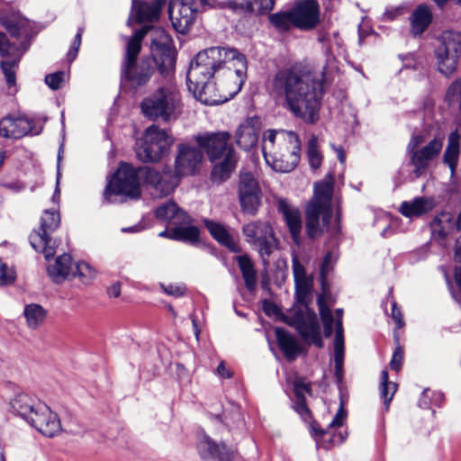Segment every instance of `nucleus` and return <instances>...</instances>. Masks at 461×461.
I'll list each match as a JSON object with an SVG mask.
<instances>
[{
  "instance_id": "f257e3e1",
  "label": "nucleus",
  "mask_w": 461,
  "mask_h": 461,
  "mask_svg": "<svg viewBox=\"0 0 461 461\" xmlns=\"http://www.w3.org/2000/svg\"><path fill=\"white\" fill-rule=\"evenodd\" d=\"M247 68L246 57L236 49H206L190 63L186 74L188 89L207 105L223 104L241 90Z\"/></svg>"
},
{
  "instance_id": "f03ea898",
  "label": "nucleus",
  "mask_w": 461,
  "mask_h": 461,
  "mask_svg": "<svg viewBox=\"0 0 461 461\" xmlns=\"http://www.w3.org/2000/svg\"><path fill=\"white\" fill-rule=\"evenodd\" d=\"M322 74L312 71L283 69L270 85V95L283 108L306 122L314 123L323 94Z\"/></svg>"
},
{
  "instance_id": "7ed1b4c3",
  "label": "nucleus",
  "mask_w": 461,
  "mask_h": 461,
  "mask_svg": "<svg viewBox=\"0 0 461 461\" xmlns=\"http://www.w3.org/2000/svg\"><path fill=\"white\" fill-rule=\"evenodd\" d=\"M140 180L151 185L157 196L168 195L177 184L170 170L160 173L149 167L136 168L128 163H121L116 172L108 178L104 198L108 203H114L113 196L117 195L138 199L140 196Z\"/></svg>"
},
{
  "instance_id": "20e7f679",
  "label": "nucleus",
  "mask_w": 461,
  "mask_h": 461,
  "mask_svg": "<svg viewBox=\"0 0 461 461\" xmlns=\"http://www.w3.org/2000/svg\"><path fill=\"white\" fill-rule=\"evenodd\" d=\"M301 144L294 131L267 130L263 134L262 152L266 162L276 171L287 173L300 160Z\"/></svg>"
},
{
  "instance_id": "39448f33",
  "label": "nucleus",
  "mask_w": 461,
  "mask_h": 461,
  "mask_svg": "<svg viewBox=\"0 0 461 461\" xmlns=\"http://www.w3.org/2000/svg\"><path fill=\"white\" fill-rule=\"evenodd\" d=\"M230 139L228 131L206 132L195 137L199 148L207 153L211 161L222 158L212 169V176L214 180H226L236 166V153L229 145Z\"/></svg>"
},
{
  "instance_id": "423d86ee",
  "label": "nucleus",
  "mask_w": 461,
  "mask_h": 461,
  "mask_svg": "<svg viewBox=\"0 0 461 461\" xmlns=\"http://www.w3.org/2000/svg\"><path fill=\"white\" fill-rule=\"evenodd\" d=\"M332 181H322L314 186V194L306 207V230L311 238H316L329 230L331 219Z\"/></svg>"
},
{
  "instance_id": "0eeeda50",
  "label": "nucleus",
  "mask_w": 461,
  "mask_h": 461,
  "mask_svg": "<svg viewBox=\"0 0 461 461\" xmlns=\"http://www.w3.org/2000/svg\"><path fill=\"white\" fill-rule=\"evenodd\" d=\"M143 115L151 121L176 120L181 110V97L174 86L159 87L140 103Z\"/></svg>"
},
{
  "instance_id": "6e6552de",
  "label": "nucleus",
  "mask_w": 461,
  "mask_h": 461,
  "mask_svg": "<svg viewBox=\"0 0 461 461\" xmlns=\"http://www.w3.org/2000/svg\"><path fill=\"white\" fill-rule=\"evenodd\" d=\"M149 27L146 26L137 31L127 41L126 54L122 68V78L133 87L144 86L149 80L153 68L148 61L136 64V59L141 50V41L147 35Z\"/></svg>"
},
{
  "instance_id": "1a4fd4ad",
  "label": "nucleus",
  "mask_w": 461,
  "mask_h": 461,
  "mask_svg": "<svg viewBox=\"0 0 461 461\" xmlns=\"http://www.w3.org/2000/svg\"><path fill=\"white\" fill-rule=\"evenodd\" d=\"M318 307L321 319L323 324L325 337H330L335 332L333 340V359L335 364V375L339 383L343 378V364L345 357L344 330H343V310L337 309L332 312L325 303L323 296L318 298Z\"/></svg>"
},
{
  "instance_id": "9d476101",
  "label": "nucleus",
  "mask_w": 461,
  "mask_h": 461,
  "mask_svg": "<svg viewBox=\"0 0 461 461\" xmlns=\"http://www.w3.org/2000/svg\"><path fill=\"white\" fill-rule=\"evenodd\" d=\"M444 138L437 135L429 140L427 132L412 134L408 145L407 153L413 166L415 177H420L428 169L430 162L438 157L443 147Z\"/></svg>"
},
{
  "instance_id": "9b49d317",
  "label": "nucleus",
  "mask_w": 461,
  "mask_h": 461,
  "mask_svg": "<svg viewBox=\"0 0 461 461\" xmlns=\"http://www.w3.org/2000/svg\"><path fill=\"white\" fill-rule=\"evenodd\" d=\"M433 54L437 70L446 77L453 76L461 59V33L443 32L436 39Z\"/></svg>"
},
{
  "instance_id": "f8f14e48",
  "label": "nucleus",
  "mask_w": 461,
  "mask_h": 461,
  "mask_svg": "<svg viewBox=\"0 0 461 461\" xmlns=\"http://www.w3.org/2000/svg\"><path fill=\"white\" fill-rule=\"evenodd\" d=\"M172 143L173 138L165 130L151 125L136 143L137 158L143 162H157L167 152Z\"/></svg>"
},
{
  "instance_id": "ddd939ff",
  "label": "nucleus",
  "mask_w": 461,
  "mask_h": 461,
  "mask_svg": "<svg viewBox=\"0 0 461 461\" xmlns=\"http://www.w3.org/2000/svg\"><path fill=\"white\" fill-rule=\"evenodd\" d=\"M285 321L295 328L306 343L322 348L323 343L317 316L308 308L293 310L285 316Z\"/></svg>"
},
{
  "instance_id": "4468645a",
  "label": "nucleus",
  "mask_w": 461,
  "mask_h": 461,
  "mask_svg": "<svg viewBox=\"0 0 461 461\" xmlns=\"http://www.w3.org/2000/svg\"><path fill=\"white\" fill-rule=\"evenodd\" d=\"M246 240L261 257L269 256L277 246L271 225L263 221H251L242 228Z\"/></svg>"
},
{
  "instance_id": "2eb2a0df",
  "label": "nucleus",
  "mask_w": 461,
  "mask_h": 461,
  "mask_svg": "<svg viewBox=\"0 0 461 461\" xmlns=\"http://www.w3.org/2000/svg\"><path fill=\"white\" fill-rule=\"evenodd\" d=\"M60 217L58 212L46 210L41 219V227L30 235V243L36 250L42 252L49 258L55 254L54 242L49 239V233L54 231L59 225Z\"/></svg>"
},
{
  "instance_id": "dca6fc26",
  "label": "nucleus",
  "mask_w": 461,
  "mask_h": 461,
  "mask_svg": "<svg viewBox=\"0 0 461 461\" xmlns=\"http://www.w3.org/2000/svg\"><path fill=\"white\" fill-rule=\"evenodd\" d=\"M151 53L161 74L167 75L174 68L175 55L171 49V38L163 29H153Z\"/></svg>"
},
{
  "instance_id": "f3484780",
  "label": "nucleus",
  "mask_w": 461,
  "mask_h": 461,
  "mask_svg": "<svg viewBox=\"0 0 461 461\" xmlns=\"http://www.w3.org/2000/svg\"><path fill=\"white\" fill-rule=\"evenodd\" d=\"M347 419V411L343 407L342 402L327 429H320L312 426V431L314 440L318 447L328 449L336 445L343 443L347 438V434L341 431L337 432V429L342 427Z\"/></svg>"
},
{
  "instance_id": "a211bd4d",
  "label": "nucleus",
  "mask_w": 461,
  "mask_h": 461,
  "mask_svg": "<svg viewBox=\"0 0 461 461\" xmlns=\"http://www.w3.org/2000/svg\"><path fill=\"white\" fill-rule=\"evenodd\" d=\"M197 10L193 0H170L168 14L174 29L182 34L186 33L196 18Z\"/></svg>"
},
{
  "instance_id": "6ab92c4d",
  "label": "nucleus",
  "mask_w": 461,
  "mask_h": 461,
  "mask_svg": "<svg viewBox=\"0 0 461 461\" xmlns=\"http://www.w3.org/2000/svg\"><path fill=\"white\" fill-rule=\"evenodd\" d=\"M197 451L204 460L233 461L237 456L234 447L214 441L204 432L198 434Z\"/></svg>"
},
{
  "instance_id": "aec40b11",
  "label": "nucleus",
  "mask_w": 461,
  "mask_h": 461,
  "mask_svg": "<svg viewBox=\"0 0 461 461\" xmlns=\"http://www.w3.org/2000/svg\"><path fill=\"white\" fill-rule=\"evenodd\" d=\"M260 187L255 176L249 172L240 174L239 198L242 210L248 213H256L260 203Z\"/></svg>"
},
{
  "instance_id": "412c9836",
  "label": "nucleus",
  "mask_w": 461,
  "mask_h": 461,
  "mask_svg": "<svg viewBox=\"0 0 461 461\" xmlns=\"http://www.w3.org/2000/svg\"><path fill=\"white\" fill-rule=\"evenodd\" d=\"M28 424L35 428L46 437H54L61 430V424L58 415L44 403H38L34 413L28 420Z\"/></svg>"
},
{
  "instance_id": "4be33fe9",
  "label": "nucleus",
  "mask_w": 461,
  "mask_h": 461,
  "mask_svg": "<svg viewBox=\"0 0 461 461\" xmlns=\"http://www.w3.org/2000/svg\"><path fill=\"white\" fill-rule=\"evenodd\" d=\"M293 26L310 31L320 23V5L316 0L299 1L292 9Z\"/></svg>"
},
{
  "instance_id": "5701e85b",
  "label": "nucleus",
  "mask_w": 461,
  "mask_h": 461,
  "mask_svg": "<svg viewBox=\"0 0 461 461\" xmlns=\"http://www.w3.org/2000/svg\"><path fill=\"white\" fill-rule=\"evenodd\" d=\"M203 159L200 149L181 144L178 147V155L176 158V171L179 176L194 173Z\"/></svg>"
},
{
  "instance_id": "b1692460",
  "label": "nucleus",
  "mask_w": 461,
  "mask_h": 461,
  "mask_svg": "<svg viewBox=\"0 0 461 461\" xmlns=\"http://www.w3.org/2000/svg\"><path fill=\"white\" fill-rule=\"evenodd\" d=\"M261 121L258 117H249L240 124L236 131V143L245 150H249L258 143Z\"/></svg>"
},
{
  "instance_id": "393cba45",
  "label": "nucleus",
  "mask_w": 461,
  "mask_h": 461,
  "mask_svg": "<svg viewBox=\"0 0 461 461\" xmlns=\"http://www.w3.org/2000/svg\"><path fill=\"white\" fill-rule=\"evenodd\" d=\"M32 131V122L23 116L7 115L0 121V136L22 138Z\"/></svg>"
},
{
  "instance_id": "a878e982",
  "label": "nucleus",
  "mask_w": 461,
  "mask_h": 461,
  "mask_svg": "<svg viewBox=\"0 0 461 461\" xmlns=\"http://www.w3.org/2000/svg\"><path fill=\"white\" fill-rule=\"evenodd\" d=\"M49 258L47 264V273L50 278L56 284H60L64 280L72 276L75 263L68 254H63L51 260Z\"/></svg>"
},
{
  "instance_id": "bb28decb",
  "label": "nucleus",
  "mask_w": 461,
  "mask_h": 461,
  "mask_svg": "<svg viewBox=\"0 0 461 461\" xmlns=\"http://www.w3.org/2000/svg\"><path fill=\"white\" fill-rule=\"evenodd\" d=\"M167 0H152L151 4L141 0H132L131 15L138 23L152 22L159 16L161 8Z\"/></svg>"
},
{
  "instance_id": "cd10ccee",
  "label": "nucleus",
  "mask_w": 461,
  "mask_h": 461,
  "mask_svg": "<svg viewBox=\"0 0 461 461\" xmlns=\"http://www.w3.org/2000/svg\"><path fill=\"white\" fill-rule=\"evenodd\" d=\"M279 211L283 213L293 240L294 243L299 244L303 226L300 211L287 203L285 201L279 202Z\"/></svg>"
},
{
  "instance_id": "c85d7f7f",
  "label": "nucleus",
  "mask_w": 461,
  "mask_h": 461,
  "mask_svg": "<svg viewBox=\"0 0 461 461\" xmlns=\"http://www.w3.org/2000/svg\"><path fill=\"white\" fill-rule=\"evenodd\" d=\"M38 403L40 402L30 395L24 393H19L10 400L9 407L11 411L20 416L28 423V420L32 418Z\"/></svg>"
},
{
  "instance_id": "c756f323",
  "label": "nucleus",
  "mask_w": 461,
  "mask_h": 461,
  "mask_svg": "<svg viewBox=\"0 0 461 461\" xmlns=\"http://www.w3.org/2000/svg\"><path fill=\"white\" fill-rule=\"evenodd\" d=\"M461 134L457 130L452 131L447 137V144L443 155V162L450 169L451 176L455 174L460 155Z\"/></svg>"
},
{
  "instance_id": "7c9ffc66",
  "label": "nucleus",
  "mask_w": 461,
  "mask_h": 461,
  "mask_svg": "<svg viewBox=\"0 0 461 461\" xmlns=\"http://www.w3.org/2000/svg\"><path fill=\"white\" fill-rule=\"evenodd\" d=\"M279 348L288 360L295 359L301 352V347L296 339L282 328L275 330Z\"/></svg>"
},
{
  "instance_id": "2f4dec72",
  "label": "nucleus",
  "mask_w": 461,
  "mask_h": 461,
  "mask_svg": "<svg viewBox=\"0 0 461 461\" xmlns=\"http://www.w3.org/2000/svg\"><path fill=\"white\" fill-rule=\"evenodd\" d=\"M434 204L431 198L417 197L411 202H403L401 204L400 212L406 217H418L432 210Z\"/></svg>"
},
{
  "instance_id": "473e14b6",
  "label": "nucleus",
  "mask_w": 461,
  "mask_h": 461,
  "mask_svg": "<svg viewBox=\"0 0 461 461\" xmlns=\"http://www.w3.org/2000/svg\"><path fill=\"white\" fill-rule=\"evenodd\" d=\"M432 21V14L425 5H420L411 18V32L414 36L421 35Z\"/></svg>"
},
{
  "instance_id": "72a5a7b5",
  "label": "nucleus",
  "mask_w": 461,
  "mask_h": 461,
  "mask_svg": "<svg viewBox=\"0 0 461 461\" xmlns=\"http://www.w3.org/2000/svg\"><path fill=\"white\" fill-rule=\"evenodd\" d=\"M204 224L214 240L231 251L237 250L238 246L234 238L223 225L210 220H205Z\"/></svg>"
},
{
  "instance_id": "f704fd0d",
  "label": "nucleus",
  "mask_w": 461,
  "mask_h": 461,
  "mask_svg": "<svg viewBox=\"0 0 461 461\" xmlns=\"http://www.w3.org/2000/svg\"><path fill=\"white\" fill-rule=\"evenodd\" d=\"M430 227L434 236L443 239L456 229L454 217L448 212H442L435 217Z\"/></svg>"
},
{
  "instance_id": "c9c22d12",
  "label": "nucleus",
  "mask_w": 461,
  "mask_h": 461,
  "mask_svg": "<svg viewBox=\"0 0 461 461\" xmlns=\"http://www.w3.org/2000/svg\"><path fill=\"white\" fill-rule=\"evenodd\" d=\"M156 216L173 224H178L180 221H185L188 219V215L173 202H167L158 207Z\"/></svg>"
},
{
  "instance_id": "e433bc0d",
  "label": "nucleus",
  "mask_w": 461,
  "mask_h": 461,
  "mask_svg": "<svg viewBox=\"0 0 461 461\" xmlns=\"http://www.w3.org/2000/svg\"><path fill=\"white\" fill-rule=\"evenodd\" d=\"M190 217L185 221H180V223L173 230L169 235L171 239L194 243L199 240V229L194 225L189 224Z\"/></svg>"
},
{
  "instance_id": "4c0bfd02",
  "label": "nucleus",
  "mask_w": 461,
  "mask_h": 461,
  "mask_svg": "<svg viewBox=\"0 0 461 461\" xmlns=\"http://www.w3.org/2000/svg\"><path fill=\"white\" fill-rule=\"evenodd\" d=\"M237 262L241 271L247 289L249 291H253L257 286V273L253 263L246 255L238 256Z\"/></svg>"
},
{
  "instance_id": "58836bf2",
  "label": "nucleus",
  "mask_w": 461,
  "mask_h": 461,
  "mask_svg": "<svg viewBox=\"0 0 461 461\" xmlns=\"http://www.w3.org/2000/svg\"><path fill=\"white\" fill-rule=\"evenodd\" d=\"M2 25L11 35H19L26 32L27 21L18 14H8L1 19Z\"/></svg>"
},
{
  "instance_id": "ea45409f",
  "label": "nucleus",
  "mask_w": 461,
  "mask_h": 461,
  "mask_svg": "<svg viewBox=\"0 0 461 461\" xmlns=\"http://www.w3.org/2000/svg\"><path fill=\"white\" fill-rule=\"evenodd\" d=\"M24 315L31 329L38 328L45 320L46 311L42 306L32 303L25 307Z\"/></svg>"
},
{
  "instance_id": "a19ab883",
  "label": "nucleus",
  "mask_w": 461,
  "mask_h": 461,
  "mask_svg": "<svg viewBox=\"0 0 461 461\" xmlns=\"http://www.w3.org/2000/svg\"><path fill=\"white\" fill-rule=\"evenodd\" d=\"M96 276L95 269L86 262L75 263L72 276L77 277L81 283L89 284Z\"/></svg>"
},
{
  "instance_id": "79ce46f5",
  "label": "nucleus",
  "mask_w": 461,
  "mask_h": 461,
  "mask_svg": "<svg viewBox=\"0 0 461 461\" xmlns=\"http://www.w3.org/2000/svg\"><path fill=\"white\" fill-rule=\"evenodd\" d=\"M380 390L384 404L388 409L389 403L397 390V384L388 381V372L386 370H383L381 373Z\"/></svg>"
},
{
  "instance_id": "37998d69",
  "label": "nucleus",
  "mask_w": 461,
  "mask_h": 461,
  "mask_svg": "<svg viewBox=\"0 0 461 461\" xmlns=\"http://www.w3.org/2000/svg\"><path fill=\"white\" fill-rule=\"evenodd\" d=\"M204 8H215V9H223L229 8L235 12H253V4L249 3V1H237V0H228L226 2H219L216 0L215 6L213 5H203Z\"/></svg>"
},
{
  "instance_id": "c03bdc74",
  "label": "nucleus",
  "mask_w": 461,
  "mask_h": 461,
  "mask_svg": "<svg viewBox=\"0 0 461 461\" xmlns=\"http://www.w3.org/2000/svg\"><path fill=\"white\" fill-rule=\"evenodd\" d=\"M317 137L312 135L308 141L307 154L310 166L313 169L319 168L322 161V156L317 149Z\"/></svg>"
},
{
  "instance_id": "a18cd8bd",
  "label": "nucleus",
  "mask_w": 461,
  "mask_h": 461,
  "mask_svg": "<svg viewBox=\"0 0 461 461\" xmlns=\"http://www.w3.org/2000/svg\"><path fill=\"white\" fill-rule=\"evenodd\" d=\"M20 56L14 59H5L2 62L3 73L9 87L15 86V68L19 62Z\"/></svg>"
},
{
  "instance_id": "49530a36",
  "label": "nucleus",
  "mask_w": 461,
  "mask_h": 461,
  "mask_svg": "<svg viewBox=\"0 0 461 461\" xmlns=\"http://www.w3.org/2000/svg\"><path fill=\"white\" fill-rule=\"evenodd\" d=\"M271 23L279 30L286 31L293 25L292 10L287 13L275 14L270 16Z\"/></svg>"
},
{
  "instance_id": "de8ad7c7",
  "label": "nucleus",
  "mask_w": 461,
  "mask_h": 461,
  "mask_svg": "<svg viewBox=\"0 0 461 461\" xmlns=\"http://www.w3.org/2000/svg\"><path fill=\"white\" fill-rule=\"evenodd\" d=\"M68 75L64 71L55 72L45 77V83L52 90L61 88L68 80Z\"/></svg>"
},
{
  "instance_id": "09e8293b",
  "label": "nucleus",
  "mask_w": 461,
  "mask_h": 461,
  "mask_svg": "<svg viewBox=\"0 0 461 461\" xmlns=\"http://www.w3.org/2000/svg\"><path fill=\"white\" fill-rule=\"evenodd\" d=\"M446 98L449 104H458L461 108V78L448 87Z\"/></svg>"
},
{
  "instance_id": "8fccbe9b",
  "label": "nucleus",
  "mask_w": 461,
  "mask_h": 461,
  "mask_svg": "<svg viewBox=\"0 0 461 461\" xmlns=\"http://www.w3.org/2000/svg\"><path fill=\"white\" fill-rule=\"evenodd\" d=\"M312 281L295 283V293L299 303L305 304L312 290Z\"/></svg>"
},
{
  "instance_id": "3c124183",
  "label": "nucleus",
  "mask_w": 461,
  "mask_h": 461,
  "mask_svg": "<svg viewBox=\"0 0 461 461\" xmlns=\"http://www.w3.org/2000/svg\"><path fill=\"white\" fill-rule=\"evenodd\" d=\"M15 278V271L0 261V284L5 285H10L14 282Z\"/></svg>"
},
{
  "instance_id": "603ef678",
  "label": "nucleus",
  "mask_w": 461,
  "mask_h": 461,
  "mask_svg": "<svg viewBox=\"0 0 461 461\" xmlns=\"http://www.w3.org/2000/svg\"><path fill=\"white\" fill-rule=\"evenodd\" d=\"M293 273L294 276V282H303V281H312L310 277H308L305 274L304 267L299 262L297 258L293 259Z\"/></svg>"
},
{
  "instance_id": "864d4df0",
  "label": "nucleus",
  "mask_w": 461,
  "mask_h": 461,
  "mask_svg": "<svg viewBox=\"0 0 461 461\" xmlns=\"http://www.w3.org/2000/svg\"><path fill=\"white\" fill-rule=\"evenodd\" d=\"M83 31H84L83 28L78 29V31L75 36V39L71 44V47L68 52V59L70 62L73 61L77 55L79 47L81 45Z\"/></svg>"
},
{
  "instance_id": "5fc2aeb1",
  "label": "nucleus",
  "mask_w": 461,
  "mask_h": 461,
  "mask_svg": "<svg viewBox=\"0 0 461 461\" xmlns=\"http://www.w3.org/2000/svg\"><path fill=\"white\" fill-rule=\"evenodd\" d=\"M432 397L435 398V401L437 402V403L441 402L443 399V395L440 393H435V392H431L429 390H425L422 393L421 397L420 399V402H419L420 406L422 408H429V400H430Z\"/></svg>"
},
{
  "instance_id": "6e6d98bb",
  "label": "nucleus",
  "mask_w": 461,
  "mask_h": 461,
  "mask_svg": "<svg viewBox=\"0 0 461 461\" xmlns=\"http://www.w3.org/2000/svg\"><path fill=\"white\" fill-rule=\"evenodd\" d=\"M249 3L253 4V12L266 13L274 7V0H250Z\"/></svg>"
},
{
  "instance_id": "4d7b16f0",
  "label": "nucleus",
  "mask_w": 461,
  "mask_h": 461,
  "mask_svg": "<svg viewBox=\"0 0 461 461\" xmlns=\"http://www.w3.org/2000/svg\"><path fill=\"white\" fill-rule=\"evenodd\" d=\"M402 359H403V350L400 347H397L394 349V352L393 354V357H392V359L390 362L391 369L398 372L402 367Z\"/></svg>"
},
{
  "instance_id": "13d9d810",
  "label": "nucleus",
  "mask_w": 461,
  "mask_h": 461,
  "mask_svg": "<svg viewBox=\"0 0 461 461\" xmlns=\"http://www.w3.org/2000/svg\"><path fill=\"white\" fill-rule=\"evenodd\" d=\"M164 292L169 295L179 297L185 294V287L183 285H161Z\"/></svg>"
},
{
  "instance_id": "bf43d9fd",
  "label": "nucleus",
  "mask_w": 461,
  "mask_h": 461,
  "mask_svg": "<svg viewBox=\"0 0 461 461\" xmlns=\"http://www.w3.org/2000/svg\"><path fill=\"white\" fill-rule=\"evenodd\" d=\"M333 266V255L331 252H329L326 254L323 262L321 267V276L322 282H324V279L326 276L329 274V272L331 270Z\"/></svg>"
},
{
  "instance_id": "052dcab7",
  "label": "nucleus",
  "mask_w": 461,
  "mask_h": 461,
  "mask_svg": "<svg viewBox=\"0 0 461 461\" xmlns=\"http://www.w3.org/2000/svg\"><path fill=\"white\" fill-rule=\"evenodd\" d=\"M392 317L396 323L397 329H401L403 326V321H402L401 311L397 307L396 303H393L392 305Z\"/></svg>"
},
{
  "instance_id": "680f3d73",
  "label": "nucleus",
  "mask_w": 461,
  "mask_h": 461,
  "mask_svg": "<svg viewBox=\"0 0 461 461\" xmlns=\"http://www.w3.org/2000/svg\"><path fill=\"white\" fill-rule=\"evenodd\" d=\"M309 393L308 384L301 382H296L294 384V394L296 398H304V394Z\"/></svg>"
},
{
  "instance_id": "e2e57ef3",
  "label": "nucleus",
  "mask_w": 461,
  "mask_h": 461,
  "mask_svg": "<svg viewBox=\"0 0 461 461\" xmlns=\"http://www.w3.org/2000/svg\"><path fill=\"white\" fill-rule=\"evenodd\" d=\"M107 294L111 298L119 297L121 294V285L119 283L113 284L108 287Z\"/></svg>"
},
{
  "instance_id": "0e129e2a",
  "label": "nucleus",
  "mask_w": 461,
  "mask_h": 461,
  "mask_svg": "<svg viewBox=\"0 0 461 461\" xmlns=\"http://www.w3.org/2000/svg\"><path fill=\"white\" fill-rule=\"evenodd\" d=\"M295 410L300 414L306 413L308 411V409L305 404V398H296L295 402Z\"/></svg>"
},
{
  "instance_id": "69168bd1",
  "label": "nucleus",
  "mask_w": 461,
  "mask_h": 461,
  "mask_svg": "<svg viewBox=\"0 0 461 461\" xmlns=\"http://www.w3.org/2000/svg\"><path fill=\"white\" fill-rule=\"evenodd\" d=\"M217 373L222 378H230L231 376V373L226 368L223 363L218 366Z\"/></svg>"
},
{
  "instance_id": "338daca9",
  "label": "nucleus",
  "mask_w": 461,
  "mask_h": 461,
  "mask_svg": "<svg viewBox=\"0 0 461 461\" xmlns=\"http://www.w3.org/2000/svg\"><path fill=\"white\" fill-rule=\"evenodd\" d=\"M402 13V9L400 8V7H397V8H394L393 10H387L385 13H384V16L388 19V20H393L394 19L396 16L400 15Z\"/></svg>"
},
{
  "instance_id": "774afa93",
  "label": "nucleus",
  "mask_w": 461,
  "mask_h": 461,
  "mask_svg": "<svg viewBox=\"0 0 461 461\" xmlns=\"http://www.w3.org/2000/svg\"><path fill=\"white\" fill-rule=\"evenodd\" d=\"M455 258L456 260L461 261V236L460 239L456 241Z\"/></svg>"
}]
</instances>
